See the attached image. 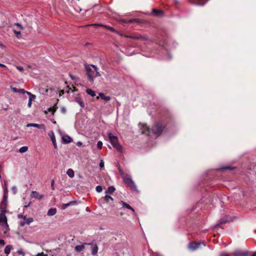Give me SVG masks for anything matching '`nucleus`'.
I'll use <instances>...</instances> for the list:
<instances>
[{"label": "nucleus", "instance_id": "nucleus-1", "mask_svg": "<svg viewBox=\"0 0 256 256\" xmlns=\"http://www.w3.org/2000/svg\"><path fill=\"white\" fill-rule=\"evenodd\" d=\"M164 126L162 123H156L152 130H150L149 127L146 124H142L141 126L140 130L142 133L143 134H148L150 136L151 132L157 136L160 135L163 130Z\"/></svg>", "mask_w": 256, "mask_h": 256}, {"label": "nucleus", "instance_id": "nucleus-2", "mask_svg": "<svg viewBox=\"0 0 256 256\" xmlns=\"http://www.w3.org/2000/svg\"><path fill=\"white\" fill-rule=\"evenodd\" d=\"M85 67L87 76L90 82H94V78L100 76L98 72V68L96 66L94 65H88L86 66Z\"/></svg>", "mask_w": 256, "mask_h": 256}, {"label": "nucleus", "instance_id": "nucleus-3", "mask_svg": "<svg viewBox=\"0 0 256 256\" xmlns=\"http://www.w3.org/2000/svg\"><path fill=\"white\" fill-rule=\"evenodd\" d=\"M108 136L110 142L112 145L113 147L118 152H122V146L118 142V138L116 136H112L110 132H108Z\"/></svg>", "mask_w": 256, "mask_h": 256}, {"label": "nucleus", "instance_id": "nucleus-4", "mask_svg": "<svg viewBox=\"0 0 256 256\" xmlns=\"http://www.w3.org/2000/svg\"><path fill=\"white\" fill-rule=\"evenodd\" d=\"M125 184L131 188L136 190V186L134 184V182L132 180V177L128 174H126L125 176H123L122 178Z\"/></svg>", "mask_w": 256, "mask_h": 256}, {"label": "nucleus", "instance_id": "nucleus-5", "mask_svg": "<svg viewBox=\"0 0 256 256\" xmlns=\"http://www.w3.org/2000/svg\"><path fill=\"white\" fill-rule=\"evenodd\" d=\"M5 213L1 212V214H0V226H4V232L6 233L9 230V228Z\"/></svg>", "mask_w": 256, "mask_h": 256}, {"label": "nucleus", "instance_id": "nucleus-6", "mask_svg": "<svg viewBox=\"0 0 256 256\" xmlns=\"http://www.w3.org/2000/svg\"><path fill=\"white\" fill-rule=\"evenodd\" d=\"M24 220L20 222V225L21 226H24L25 224L29 225L31 222L34 221L32 218H26V216H24Z\"/></svg>", "mask_w": 256, "mask_h": 256}, {"label": "nucleus", "instance_id": "nucleus-7", "mask_svg": "<svg viewBox=\"0 0 256 256\" xmlns=\"http://www.w3.org/2000/svg\"><path fill=\"white\" fill-rule=\"evenodd\" d=\"M35 127L39 129L42 130L44 132L46 131V126L43 124H38L34 123H30L26 124V127Z\"/></svg>", "mask_w": 256, "mask_h": 256}, {"label": "nucleus", "instance_id": "nucleus-8", "mask_svg": "<svg viewBox=\"0 0 256 256\" xmlns=\"http://www.w3.org/2000/svg\"><path fill=\"white\" fill-rule=\"evenodd\" d=\"M200 246V243L196 242H190L188 246L189 250L194 251L198 249Z\"/></svg>", "mask_w": 256, "mask_h": 256}, {"label": "nucleus", "instance_id": "nucleus-9", "mask_svg": "<svg viewBox=\"0 0 256 256\" xmlns=\"http://www.w3.org/2000/svg\"><path fill=\"white\" fill-rule=\"evenodd\" d=\"M86 245H90L92 246V254L93 256L96 255L98 252V247L97 245L94 243H85Z\"/></svg>", "mask_w": 256, "mask_h": 256}, {"label": "nucleus", "instance_id": "nucleus-10", "mask_svg": "<svg viewBox=\"0 0 256 256\" xmlns=\"http://www.w3.org/2000/svg\"><path fill=\"white\" fill-rule=\"evenodd\" d=\"M233 254L234 256H247L248 252L240 250H236L233 252Z\"/></svg>", "mask_w": 256, "mask_h": 256}, {"label": "nucleus", "instance_id": "nucleus-11", "mask_svg": "<svg viewBox=\"0 0 256 256\" xmlns=\"http://www.w3.org/2000/svg\"><path fill=\"white\" fill-rule=\"evenodd\" d=\"M26 94H28L29 96L28 106V108H30L32 104V101L36 98V96L28 92H26Z\"/></svg>", "mask_w": 256, "mask_h": 256}, {"label": "nucleus", "instance_id": "nucleus-12", "mask_svg": "<svg viewBox=\"0 0 256 256\" xmlns=\"http://www.w3.org/2000/svg\"><path fill=\"white\" fill-rule=\"evenodd\" d=\"M31 196L40 200L44 197V195L40 194L36 191H32V192Z\"/></svg>", "mask_w": 256, "mask_h": 256}, {"label": "nucleus", "instance_id": "nucleus-13", "mask_svg": "<svg viewBox=\"0 0 256 256\" xmlns=\"http://www.w3.org/2000/svg\"><path fill=\"white\" fill-rule=\"evenodd\" d=\"M4 186H5V188L4 190L2 201L7 202L8 201V189L6 182H5Z\"/></svg>", "mask_w": 256, "mask_h": 256}, {"label": "nucleus", "instance_id": "nucleus-14", "mask_svg": "<svg viewBox=\"0 0 256 256\" xmlns=\"http://www.w3.org/2000/svg\"><path fill=\"white\" fill-rule=\"evenodd\" d=\"M7 205V202L2 201L0 204V210L2 212H6Z\"/></svg>", "mask_w": 256, "mask_h": 256}, {"label": "nucleus", "instance_id": "nucleus-15", "mask_svg": "<svg viewBox=\"0 0 256 256\" xmlns=\"http://www.w3.org/2000/svg\"><path fill=\"white\" fill-rule=\"evenodd\" d=\"M62 140L64 142V143H70L72 141V138L69 136H68L65 135L62 136Z\"/></svg>", "mask_w": 256, "mask_h": 256}, {"label": "nucleus", "instance_id": "nucleus-16", "mask_svg": "<svg viewBox=\"0 0 256 256\" xmlns=\"http://www.w3.org/2000/svg\"><path fill=\"white\" fill-rule=\"evenodd\" d=\"M85 245H86V244L84 243L83 244L76 246L74 247V250L76 252H80L81 251H82L84 250Z\"/></svg>", "mask_w": 256, "mask_h": 256}, {"label": "nucleus", "instance_id": "nucleus-17", "mask_svg": "<svg viewBox=\"0 0 256 256\" xmlns=\"http://www.w3.org/2000/svg\"><path fill=\"white\" fill-rule=\"evenodd\" d=\"M104 199L106 202H108L110 204L114 200V199L112 198L111 196L107 195V194H106L104 197Z\"/></svg>", "mask_w": 256, "mask_h": 256}, {"label": "nucleus", "instance_id": "nucleus-18", "mask_svg": "<svg viewBox=\"0 0 256 256\" xmlns=\"http://www.w3.org/2000/svg\"><path fill=\"white\" fill-rule=\"evenodd\" d=\"M10 88H11L12 90L14 92H21L22 94H24V93L26 94V92L25 91L24 89H21V88L18 89L16 88H14L12 86L10 87Z\"/></svg>", "mask_w": 256, "mask_h": 256}, {"label": "nucleus", "instance_id": "nucleus-19", "mask_svg": "<svg viewBox=\"0 0 256 256\" xmlns=\"http://www.w3.org/2000/svg\"><path fill=\"white\" fill-rule=\"evenodd\" d=\"M116 189L115 188L112 186H110L108 187L107 190L106 191V194H112L114 191Z\"/></svg>", "mask_w": 256, "mask_h": 256}, {"label": "nucleus", "instance_id": "nucleus-20", "mask_svg": "<svg viewBox=\"0 0 256 256\" xmlns=\"http://www.w3.org/2000/svg\"><path fill=\"white\" fill-rule=\"evenodd\" d=\"M56 208H51L48 210L47 214L48 216H52L56 214Z\"/></svg>", "mask_w": 256, "mask_h": 256}, {"label": "nucleus", "instance_id": "nucleus-21", "mask_svg": "<svg viewBox=\"0 0 256 256\" xmlns=\"http://www.w3.org/2000/svg\"><path fill=\"white\" fill-rule=\"evenodd\" d=\"M99 96L105 101H108L110 100L111 98L110 96H106L102 93H99Z\"/></svg>", "mask_w": 256, "mask_h": 256}, {"label": "nucleus", "instance_id": "nucleus-22", "mask_svg": "<svg viewBox=\"0 0 256 256\" xmlns=\"http://www.w3.org/2000/svg\"><path fill=\"white\" fill-rule=\"evenodd\" d=\"M92 26H103V27L109 30L111 32H115V30L113 28L110 27L108 26L104 25V24H92Z\"/></svg>", "mask_w": 256, "mask_h": 256}, {"label": "nucleus", "instance_id": "nucleus-23", "mask_svg": "<svg viewBox=\"0 0 256 256\" xmlns=\"http://www.w3.org/2000/svg\"><path fill=\"white\" fill-rule=\"evenodd\" d=\"M121 202H122V207L123 208H125L130 209L131 210H132L133 212H134V209L130 206L129 204H128L126 202H122V201Z\"/></svg>", "mask_w": 256, "mask_h": 256}, {"label": "nucleus", "instance_id": "nucleus-24", "mask_svg": "<svg viewBox=\"0 0 256 256\" xmlns=\"http://www.w3.org/2000/svg\"><path fill=\"white\" fill-rule=\"evenodd\" d=\"M66 174L70 178H72L74 176V171L71 169L69 168L67 170Z\"/></svg>", "mask_w": 256, "mask_h": 256}, {"label": "nucleus", "instance_id": "nucleus-25", "mask_svg": "<svg viewBox=\"0 0 256 256\" xmlns=\"http://www.w3.org/2000/svg\"><path fill=\"white\" fill-rule=\"evenodd\" d=\"M208 0H196V4L199 6H204Z\"/></svg>", "mask_w": 256, "mask_h": 256}, {"label": "nucleus", "instance_id": "nucleus-26", "mask_svg": "<svg viewBox=\"0 0 256 256\" xmlns=\"http://www.w3.org/2000/svg\"><path fill=\"white\" fill-rule=\"evenodd\" d=\"M12 248V246L11 245L6 246L4 248L5 254H6L7 255L8 254L10 253Z\"/></svg>", "mask_w": 256, "mask_h": 256}, {"label": "nucleus", "instance_id": "nucleus-27", "mask_svg": "<svg viewBox=\"0 0 256 256\" xmlns=\"http://www.w3.org/2000/svg\"><path fill=\"white\" fill-rule=\"evenodd\" d=\"M152 12L154 14H156L158 15V16H160V15H162L163 14V11L162 10H156V9H152Z\"/></svg>", "mask_w": 256, "mask_h": 256}, {"label": "nucleus", "instance_id": "nucleus-28", "mask_svg": "<svg viewBox=\"0 0 256 256\" xmlns=\"http://www.w3.org/2000/svg\"><path fill=\"white\" fill-rule=\"evenodd\" d=\"M124 37L126 38H132L134 39H145V38L142 36H126L124 35Z\"/></svg>", "mask_w": 256, "mask_h": 256}, {"label": "nucleus", "instance_id": "nucleus-29", "mask_svg": "<svg viewBox=\"0 0 256 256\" xmlns=\"http://www.w3.org/2000/svg\"><path fill=\"white\" fill-rule=\"evenodd\" d=\"M86 92L88 94H90L92 96H96V92L91 89L86 90Z\"/></svg>", "mask_w": 256, "mask_h": 256}, {"label": "nucleus", "instance_id": "nucleus-30", "mask_svg": "<svg viewBox=\"0 0 256 256\" xmlns=\"http://www.w3.org/2000/svg\"><path fill=\"white\" fill-rule=\"evenodd\" d=\"M48 136H49L52 142L56 140L54 134L52 131H50L48 133Z\"/></svg>", "mask_w": 256, "mask_h": 256}, {"label": "nucleus", "instance_id": "nucleus-31", "mask_svg": "<svg viewBox=\"0 0 256 256\" xmlns=\"http://www.w3.org/2000/svg\"><path fill=\"white\" fill-rule=\"evenodd\" d=\"M74 202H73V201H71L67 204H64L62 206V209H66L67 207H68V206H70V205H72L73 204H74Z\"/></svg>", "mask_w": 256, "mask_h": 256}, {"label": "nucleus", "instance_id": "nucleus-32", "mask_svg": "<svg viewBox=\"0 0 256 256\" xmlns=\"http://www.w3.org/2000/svg\"><path fill=\"white\" fill-rule=\"evenodd\" d=\"M28 150V146H24L21 147L19 149V152L20 153H24V152H26Z\"/></svg>", "mask_w": 256, "mask_h": 256}, {"label": "nucleus", "instance_id": "nucleus-33", "mask_svg": "<svg viewBox=\"0 0 256 256\" xmlns=\"http://www.w3.org/2000/svg\"><path fill=\"white\" fill-rule=\"evenodd\" d=\"M96 190L98 192H100L102 190V188L100 186H96Z\"/></svg>", "mask_w": 256, "mask_h": 256}, {"label": "nucleus", "instance_id": "nucleus-34", "mask_svg": "<svg viewBox=\"0 0 256 256\" xmlns=\"http://www.w3.org/2000/svg\"><path fill=\"white\" fill-rule=\"evenodd\" d=\"M102 142L101 141H98L97 143V148L99 150H100L102 148Z\"/></svg>", "mask_w": 256, "mask_h": 256}, {"label": "nucleus", "instance_id": "nucleus-35", "mask_svg": "<svg viewBox=\"0 0 256 256\" xmlns=\"http://www.w3.org/2000/svg\"><path fill=\"white\" fill-rule=\"evenodd\" d=\"M48 110L52 113L54 112L56 110V108L54 106L50 107L48 108Z\"/></svg>", "mask_w": 256, "mask_h": 256}, {"label": "nucleus", "instance_id": "nucleus-36", "mask_svg": "<svg viewBox=\"0 0 256 256\" xmlns=\"http://www.w3.org/2000/svg\"><path fill=\"white\" fill-rule=\"evenodd\" d=\"M232 168L230 166H224V167L220 168V170H232Z\"/></svg>", "mask_w": 256, "mask_h": 256}, {"label": "nucleus", "instance_id": "nucleus-37", "mask_svg": "<svg viewBox=\"0 0 256 256\" xmlns=\"http://www.w3.org/2000/svg\"><path fill=\"white\" fill-rule=\"evenodd\" d=\"M14 34H16V36L18 38H19V36H20V31L14 30Z\"/></svg>", "mask_w": 256, "mask_h": 256}, {"label": "nucleus", "instance_id": "nucleus-38", "mask_svg": "<svg viewBox=\"0 0 256 256\" xmlns=\"http://www.w3.org/2000/svg\"><path fill=\"white\" fill-rule=\"evenodd\" d=\"M5 244L4 240H0V248L4 246Z\"/></svg>", "mask_w": 256, "mask_h": 256}, {"label": "nucleus", "instance_id": "nucleus-39", "mask_svg": "<svg viewBox=\"0 0 256 256\" xmlns=\"http://www.w3.org/2000/svg\"><path fill=\"white\" fill-rule=\"evenodd\" d=\"M220 256H230V254L226 252H222L220 254Z\"/></svg>", "mask_w": 256, "mask_h": 256}, {"label": "nucleus", "instance_id": "nucleus-40", "mask_svg": "<svg viewBox=\"0 0 256 256\" xmlns=\"http://www.w3.org/2000/svg\"><path fill=\"white\" fill-rule=\"evenodd\" d=\"M17 252L20 254H21L23 256H24V252L22 251V249H20V250H18V251H17Z\"/></svg>", "mask_w": 256, "mask_h": 256}, {"label": "nucleus", "instance_id": "nucleus-41", "mask_svg": "<svg viewBox=\"0 0 256 256\" xmlns=\"http://www.w3.org/2000/svg\"><path fill=\"white\" fill-rule=\"evenodd\" d=\"M138 22V20L136 19V18L130 19V20H128V22H130V23H132V22Z\"/></svg>", "mask_w": 256, "mask_h": 256}, {"label": "nucleus", "instance_id": "nucleus-42", "mask_svg": "<svg viewBox=\"0 0 256 256\" xmlns=\"http://www.w3.org/2000/svg\"><path fill=\"white\" fill-rule=\"evenodd\" d=\"M99 166H100V168H104V162L102 160L100 161V163Z\"/></svg>", "mask_w": 256, "mask_h": 256}, {"label": "nucleus", "instance_id": "nucleus-43", "mask_svg": "<svg viewBox=\"0 0 256 256\" xmlns=\"http://www.w3.org/2000/svg\"><path fill=\"white\" fill-rule=\"evenodd\" d=\"M119 172H120V175H121V176H122V178L123 177V176H125V174H125V173L124 172V171H123L122 170H121V169H120V170H119Z\"/></svg>", "mask_w": 256, "mask_h": 256}, {"label": "nucleus", "instance_id": "nucleus-44", "mask_svg": "<svg viewBox=\"0 0 256 256\" xmlns=\"http://www.w3.org/2000/svg\"><path fill=\"white\" fill-rule=\"evenodd\" d=\"M48 256L47 254H45L44 252H40V253H38L36 255V256Z\"/></svg>", "mask_w": 256, "mask_h": 256}, {"label": "nucleus", "instance_id": "nucleus-45", "mask_svg": "<svg viewBox=\"0 0 256 256\" xmlns=\"http://www.w3.org/2000/svg\"><path fill=\"white\" fill-rule=\"evenodd\" d=\"M54 180H52L51 182V187H52V190H54Z\"/></svg>", "mask_w": 256, "mask_h": 256}, {"label": "nucleus", "instance_id": "nucleus-46", "mask_svg": "<svg viewBox=\"0 0 256 256\" xmlns=\"http://www.w3.org/2000/svg\"><path fill=\"white\" fill-rule=\"evenodd\" d=\"M12 190L13 191L14 193V194H16V192H17V189H16V186H12Z\"/></svg>", "mask_w": 256, "mask_h": 256}, {"label": "nucleus", "instance_id": "nucleus-47", "mask_svg": "<svg viewBox=\"0 0 256 256\" xmlns=\"http://www.w3.org/2000/svg\"><path fill=\"white\" fill-rule=\"evenodd\" d=\"M52 144H53V146H54V148L56 149L57 148V145H56V140H54V141H52Z\"/></svg>", "mask_w": 256, "mask_h": 256}, {"label": "nucleus", "instance_id": "nucleus-48", "mask_svg": "<svg viewBox=\"0 0 256 256\" xmlns=\"http://www.w3.org/2000/svg\"><path fill=\"white\" fill-rule=\"evenodd\" d=\"M74 10H76V12H81V11H82V8H80V7L76 8H74Z\"/></svg>", "mask_w": 256, "mask_h": 256}, {"label": "nucleus", "instance_id": "nucleus-49", "mask_svg": "<svg viewBox=\"0 0 256 256\" xmlns=\"http://www.w3.org/2000/svg\"><path fill=\"white\" fill-rule=\"evenodd\" d=\"M14 25L18 26L20 29H22L23 28L22 26L20 24H19V23H15L14 24Z\"/></svg>", "mask_w": 256, "mask_h": 256}, {"label": "nucleus", "instance_id": "nucleus-50", "mask_svg": "<svg viewBox=\"0 0 256 256\" xmlns=\"http://www.w3.org/2000/svg\"><path fill=\"white\" fill-rule=\"evenodd\" d=\"M16 68L20 71H22L24 70L23 67L20 66H16Z\"/></svg>", "mask_w": 256, "mask_h": 256}, {"label": "nucleus", "instance_id": "nucleus-51", "mask_svg": "<svg viewBox=\"0 0 256 256\" xmlns=\"http://www.w3.org/2000/svg\"><path fill=\"white\" fill-rule=\"evenodd\" d=\"M82 143L81 142H78L76 143V145L78 146H82Z\"/></svg>", "mask_w": 256, "mask_h": 256}, {"label": "nucleus", "instance_id": "nucleus-52", "mask_svg": "<svg viewBox=\"0 0 256 256\" xmlns=\"http://www.w3.org/2000/svg\"><path fill=\"white\" fill-rule=\"evenodd\" d=\"M24 216H23V215H22V214H18V218H22L24 219Z\"/></svg>", "mask_w": 256, "mask_h": 256}, {"label": "nucleus", "instance_id": "nucleus-53", "mask_svg": "<svg viewBox=\"0 0 256 256\" xmlns=\"http://www.w3.org/2000/svg\"><path fill=\"white\" fill-rule=\"evenodd\" d=\"M124 23H127V22H128V20H121Z\"/></svg>", "mask_w": 256, "mask_h": 256}, {"label": "nucleus", "instance_id": "nucleus-54", "mask_svg": "<svg viewBox=\"0 0 256 256\" xmlns=\"http://www.w3.org/2000/svg\"><path fill=\"white\" fill-rule=\"evenodd\" d=\"M80 106H81L82 107H84V102H80Z\"/></svg>", "mask_w": 256, "mask_h": 256}, {"label": "nucleus", "instance_id": "nucleus-55", "mask_svg": "<svg viewBox=\"0 0 256 256\" xmlns=\"http://www.w3.org/2000/svg\"><path fill=\"white\" fill-rule=\"evenodd\" d=\"M0 67L6 68V66L4 64L0 63Z\"/></svg>", "mask_w": 256, "mask_h": 256}, {"label": "nucleus", "instance_id": "nucleus-56", "mask_svg": "<svg viewBox=\"0 0 256 256\" xmlns=\"http://www.w3.org/2000/svg\"><path fill=\"white\" fill-rule=\"evenodd\" d=\"M70 78L72 80H74L76 78V77L72 75H70Z\"/></svg>", "mask_w": 256, "mask_h": 256}, {"label": "nucleus", "instance_id": "nucleus-57", "mask_svg": "<svg viewBox=\"0 0 256 256\" xmlns=\"http://www.w3.org/2000/svg\"><path fill=\"white\" fill-rule=\"evenodd\" d=\"M252 256H256V252L253 254Z\"/></svg>", "mask_w": 256, "mask_h": 256}, {"label": "nucleus", "instance_id": "nucleus-58", "mask_svg": "<svg viewBox=\"0 0 256 256\" xmlns=\"http://www.w3.org/2000/svg\"><path fill=\"white\" fill-rule=\"evenodd\" d=\"M226 222V220H222L221 223H224Z\"/></svg>", "mask_w": 256, "mask_h": 256}, {"label": "nucleus", "instance_id": "nucleus-59", "mask_svg": "<svg viewBox=\"0 0 256 256\" xmlns=\"http://www.w3.org/2000/svg\"><path fill=\"white\" fill-rule=\"evenodd\" d=\"M30 203H29L28 206H25L24 207L27 208L28 206H30Z\"/></svg>", "mask_w": 256, "mask_h": 256}, {"label": "nucleus", "instance_id": "nucleus-60", "mask_svg": "<svg viewBox=\"0 0 256 256\" xmlns=\"http://www.w3.org/2000/svg\"><path fill=\"white\" fill-rule=\"evenodd\" d=\"M169 58L170 59L172 58V56H169Z\"/></svg>", "mask_w": 256, "mask_h": 256}, {"label": "nucleus", "instance_id": "nucleus-61", "mask_svg": "<svg viewBox=\"0 0 256 256\" xmlns=\"http://www.w3.org/2000/svg\"><path fill=\"white\" fill-rule=\"evenodd\" d=\"M62 93L64 94V90L61 91Z\"/></svg>", "mask_w": 256, "mask_h": 256}, {"label": "nucleus", "instance_id": "nucleus-62", "mask_svg": "<svg viewBox=\"0 0 256 256\" xmlns=\"http://www.w3.org/2000/svg\"><path fill=\"white\" fill-rule=\"evenodd\" d=\"M69 256V255H68V256Z\"/></svg>", "mask_w": 256, "mask_h": 256}, {"label": "nucleus", "instance_id": "nucleus-63", "mask_svg": "<svg viewBox=\"0 0 256 256\" xmlns=\"http://www.w3.org/2000/svg\"><path fill=\"white\" fill-rule=\"evenodd\" d=\"M6 256H8V255Z\"/></svg>", "mask_w": 256, "mask_h": 256}]
</instances>
